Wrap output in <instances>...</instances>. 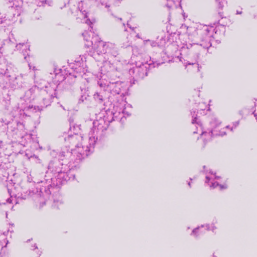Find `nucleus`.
I'll return each instance as SVG.
<instances>
[{
  "instance_id": "f257e3e1",
  "label": "nucleus",
  "mask_w": 257,
  "mask_h": 257,
  "mask_svg": "<svg viewBox=\"0 0 257 257\" xmlns=\"http://www.w3.org/2000/svg\"><path fill=\"white\" fill-rule=\"evenodd\" d=\"M83 36L85 41V45L88 48L91 47L98 55L105 54L108 48L113 46L112 43H106L100 40L98 36L91 31L85 32L83 33Z\"/></svg>"
},
{
  "instance_id": "f03ea898",
  "label": "nucleus",
  "mask_w": 257,
  "mask_h": 257,
  "mask_svg": "<svg viewBox=\"0 0 257 257\" xmlns=\"http://www.w3.org/2000/svg\"><path fill=\"white\" fill-rule=\"evenodd\" d=\"M81 144H77L75 148L72 150V153L77 155H87L88 153L91 151V149L93 147L95 140L94 138H90L89 139L82 140Z\"/></svg>"
},
{
  "instance_id": "7ed1b4c3",
  "label": "nucleus",
  "mask_w": 257,
  "mask_h": 257,
  "mask_svg": "<svg viewBox=\"0 0 257 257\" xmlns=\"http://www.w3.org/2000/svg\"><path fill=\"white\" fill-rule=\"evenodd\" d=\"M209 132L203 131V130H197V132H194V134H199L200 137H196L197 139L202 140L203 141L209 140L211 138V135H216L223 136L226 134L224 131H221V130H209Z\"/></svg>"
},
{
  "instance_id": "20e7f679",
  "label": "nucleus",
  "mask_w": 257,
  "mask_h": 257,
  "mask_svg": "<svg viewBox=\"0 0 257 257\" xmlns=\"http://www.w3.org/2000/svg\"><path fill=\"white\" fill-rule=\"evenodd\" d=\"M219 177H217L215 174L213 173V171H210L207 173L206 176V183H208L210 187L212 188H215L218 187L220 190L225 189L227 188L226 185H219L218 183L214 181V179H217Z\"/></svg>"
},
{
  "instance_id": "39448f33",
  "label": "nucleus",
  "mask_w": 257,
  "mask_h": 257,
  "mask_svg": "<svg viewBox=\"0 0 257 257\" xmlns=\"http://www.w3.org/2000/svg\"><path fill=\"white\" fill-rule=\"evenodd\" d=\"M120 84L118 82L110 83L107 86L106 89L113 94H119L120 92Z\"/></svg>"
},
{
  "instance_id": "423d86ee",
  "label": "nucleus",
  "mask_w": 257,
  "mask_h": 257,
  "mask_svg": "<svg viewBox=\"0 0 257 257\" xmlns=\"http://www.w3.org/2000/svg\"><path fill=\"white\" fill-rule=\"evenodd\" d=\"M166 1V6L169 10L173 9L176 7L180 0H165Z\"/></svg>"
},
{
  "instance_id": "0eeeda50",
  "label": "nucleus",
  "mask_w": 257,
  "mask_h": 257,
  "mask_svg": "<svg viewBox=\"0 0 257 257\" xmlns=\"http://www.w3.org/2000/svg\"><path fill=\"white\" fill-rule=\"evenodd\" d=\"M16 48L18 50H22V52L27 51L29 50V46L27 44H19L16 46Z\"/></svg>"
},
{
  "instance_id": "6e6552de",
  "label": "nucleus",
  "mask_w": 257,
  "mask_h": 257,
  "mask_svg": "<svg viewBox=\"0 0 257 257\" xmlns=\"http://www.w3.org/2000/svg\"><path fill=\"white\" fill-rule=\"evenodd\" d=\"M94 98L96 101L99 103H101L103 101V96L98 92H96L94 94Z\"/></svg>"
},
{
  "instance_id": "1a4fd4ad",
  "label": "nucleus",
  "mask_w": 257,
  "mask_h": 257,
  "mask_svg": "<svg viewBox=\"0 0 257 257\" xmlns=\"http://www.w3.org/2000/svg\"><path fill=\"white\" fill-rule=\"evenodd\" d=\"M10 3L13 4L12 7H18L21 4V0H10Z\"/></svg>"
},
{
  "instance_id": "9d476101",
  "label": "nucleus",
  "mask_w": 257,
  "mask_h": 257,
  "mask_svg": "<svg viewBox=\"0 0 257 257\" xmlns=\"http://www.w3.org/2000/svg\"><path fill=\"white\" fill-rule=\"evenodd\" d=\"M202 33L208 35L209 34V32L210 31V29L207 26L203 27V29L201 30Z\"/></svg>"
},
{
  "instance_id": "9b49d317",
  "label": "nucleus",
  "mask_w": 257,
  "mask_h": 257,
  "mask_svg": "<svg viewBox=\"0 0 257 257\" xmlns=\"http://www.w3.org/2000/svg\"><path fill=\"white\" fill-rule=\"evenodd\" d=\"M208 37H209L208 36H206V37L205 38L207 40V42L205 44H201V45H203L204 48H208L209 47H210L211 46L210 42L208 41Z\"/></svg>"
},
{
  "instance_id": "f8f14e48",
  "label": "nucleus",
  "mask_w": 257,
  "mask_h": 257,
  "mask_svg": "<svg viewBox=\"0 0 257 257\" xmlns=\"http://www.w3.org/2000/svg\"><path fill=\"white\" fill-rule=\"evenodd\" d=\"M203 227H204V226H202L201 227H198L197 228H196L195 229L193 230V231H192L193 233L195 234L197 230H200L201 232H202V229Z\"/></svg>"
},
{
  "instance_id": "ddd939ff",
  "label": "nucleus",
  "mask_w": 257,
  "mask_h": 257,
  "mask_svg": "<svg viewBox=\"0 0 257 257\" xmlns=\"http://www.w3.org/2000/svg\"><path fill=\"white\" fill-rule=\"evenodd\" d=\"M3 17L1 16L0 17V24H1L3 22Z\"/></svg>"
},
{
  "instance_id": "4468645a",
  "label": "nucleus",
  "mask_w": 257,
  "mask_h": 257,
  "mask_svg": "<svg viewBox=\"0 0 257 257\" xmlns=\"http://www.w3.org/2000/svg\"><path fill=\"white\" fill-rule=\"evenodd\" d=\"M238 124V122H236L235 124L234 125V127H237Z\"/></svg>"
},
{
  "instance_id": "2eb2a0df",
  "label": "nucleus",
  "mask_w": 257,
  "mask_h": 257,
  "mask_svg": "<svg viewBox=\"0 0 257 257\" xmlns=\"http://www.w3.org/2000/svg\"><path fill=\"white\" fill-rule=\"evenodd\" d=\"M86 23H87L88 25H89V24L91 23L88 20H86Z\"/></svg>"
},
{
  "instance_id": "dca6fc26",
  "label": "nucleus",
  "mask_w": 257,
  "mask_h": 257,
  "mask_svg": "<svg viewBox=\"0 0 257 257\" xmlns=\"http://www.w3.org/2000/svg\"><path fill=\"white\" fill-rule=\"evenodd\" d=\"M195 119H196V117H195V118H194V119H193L192 120V123H195Z\"/></svg>"
},
{
  "instance_id": "f3484780",
  "label": "nucleus",
  "mask_w": 257,
  "mask_h": 257,
  "mask_svg": "<svg viewBox=\"0 0 257 257\" xmlns=\"http://www.w3.org/2000/svg\"><path fill=\"white\" fill-rule=\"evenodd\" d=\"M215 229V227L214 226H212V227L211 229H212V231H213Z\"/></svg>"
},
{
  "instance_id": "a211bd4d",
  "label": "nucleus",
  "mask_w": 257,
  "mask_h": 257,
  "mask_svg": "<svg viewBox=\"0 0 257 257\" xmlns=\"http://www.w3.org/2000/svg\"><path fill=\"white\" fill-rule=\"evenodd\" d=\"M237 14H241V12L237 11Z\"/></svg>"
},
{
  "instance_id": "6ab92c4d",
  "label": "nucleus",
  "mask_w": 257,
  "mask_h": 257,
  "mask_svg": "<svg viewBox=\"0 0 257 257\" xmlns=\"http://www.w3.org/2000/svg\"><path fill=\"white\" fill-rule=\"evenodd\" d=\"M198 70L199 71V67L198 66Z\"/></svg>"
},
{
  "instance_id": "aec40b11",
  "label": "nucleus",
  "mask_w": 257,
  "mask_h": 257,
  "mask_svg": "<svg viewBox=\"0 0 257 257\" xmlns=\"http://www.w3.org/2000/svg\"><path fill=\"white\" fill-rule=\"evenodd\" d=\"M205 227H206V228H209L208 227V226H206Z\"/></svg>"
}]
</instances>
